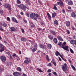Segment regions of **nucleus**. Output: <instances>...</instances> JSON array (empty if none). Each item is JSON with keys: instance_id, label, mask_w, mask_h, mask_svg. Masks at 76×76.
Masks as SVG:
<instances>
[{"instance_id": "473e14b6", "label": "nucleus", "mask_w": 76, "mask_h": 76, "mask_svg": "<svg viewBox=\"0 0 76 76\" xmlns=\"http://www.w3.org/2000/svg\"><path fill=\"white\" fill-rule=\"evenodd\" d=\"M37 48H34L32 49V51H33V52H35V51H37Z\"/></svg>"}, {"instance_id": "680f3d73", "label": "nucleus", "mask_w": 76, "mask_h": 76, "mask_svg": "<svg viewBox=\"0 0 76 76\" xmlns=\"http://www.w3.org/2000/svg\"><path fill=\"white\" fill-rule=\"evenodd\" d=\"M48 75L49 76H51V74L50 73H49V74Z\"/></svg>"}, {"instance_id": "72a5a7b5", "label": "nucleus", "mask_w": 76, "mask_h": 76, "mask_svg": "<svg viewBox=\"0 0 76 76\" xmlns=\"http://www.w3.org/2000/svg\"><path fill=\"white\" fill-rule=\"evenodd\" d=\"M3 27L1 26H0V30L1 31H2V32H4V30L3 29Z\"/></svg>"}, {"instance_id": "a878e982", "label": "nucleus", "mask_w": 76, "mask_h": 76, "mask_svg": "<svg viewBox=\"0 0 76 76\" xmlns=\"http://www.w3.org/2000/svg\"><path fill=\"white\" fill-rule=\"evenodd\" d=\"M54 23L55 25H58V21L57 20H55L54 21Z\"/></svg>"}, {"instance_id": "49530a36", "label": "nucleus", "mask_w": 76, "mask_h": 76, "mask_svg": "<svg viewBox=\"0 0 76 76\" xmlns=\"http://www.w3.org/2000/svg\"><path fill=\"white\" fill-rule=\"evenodd\" d=\"M0 13L1 14V15H2V14H3V10H0Z\"/></svg>"}, {"instance_id": "13d9d810", "label": "nucleus", "mask_w": 76, "mask_h": 76, "mask_svg": "<svg viewBox=\"0 0 76 76\" xmlns=\"http://www.w3.org/2000/svg\"><path fill=\"white\" fill-rule=\"evenodd\" d=\"M17 60H20V59H19V58L18 57H18H17Z\"/></svg>"}, {"instance_id": "f03ea898", "label": "nucleus", "mask_w": 76, "mask_h": 76, "mask_svg": "<svg viewBox=\"0 0 76 76\" xmlns=\"http://www.w3.org/2000/svg\"><path fill=\"white\" fill-rule=\"evenodd\" d=\"M18 7L20 9H22L24 11H26V6L24 5L23 4H21L18 5Z\"/></svg>"}, {"instance_id": "7ed1b4c3", "label": "nucleus", "mask_w": 76, "mask_h": 76, "mask_svg": "<svg viewBox=\"0 0 76 76\" xmlns=\"http://www.w3.org/2000/svg\"><path fill=\"white\" fill-rule=\"evenodd\" d=\"M66 42H64L61 45L63 46V47H61V48H62L63 49H64L65 50H66V51H69V47L67 46H65L64 47V45H66Z\"/></svg>"}, {"instance_id": "ddd939ff", "label": "nucleus", "mask_w": 76, "mask_h": 76, "mask_svg": "<svg viewBox=\"0 0 76 76\" xmlns=\"http://www.w3.org/2000/svg\"><path fill=\"white\" fill-rule=\"evenodd\" d=\"M66 25L67 27H69L70 25V22L69 21L66 22Z\"/></svg>"}, {"instance_id": "09e8293b", "label": "nucleus", "mask_w": 76, "mask_h": 76, "mask_svg": "<svg viewBox=\"0 0 76 76\" xmlns=\"http://www.w3.org/2000/svg\"><path fill=\"white\" fill-rule=\"evenodd\" d=\"M71 28L73 30H75V28L73 26L71 25Z\"/></svg>"}, {"instance_id": "412c9836", "label": "nucleus", "mask_w": 76, "mask_h": 76, "mask_svg": "<svg viewBox=\"0 0 76 76\" xmlns=\"http://www.w3.org/2000/svg\"><path fill=\"white\" fill-rule=\"evenodd\" d=\"M48 37L51 40H52V39H53V36L52 35H49L48 36Z\"/></svg>"}, {"instance_id": "f3484780", "label": "nucleus", "mask_w": 76, "mask_h": 76, "mask_svg": "<svg viewBox=\"0 0 76 76\" xmlns=\"http://www.w3.org/2000/svg\"><path fill=\"white\" fill-rule=\"evenodd\" d=\"M50 33L52 34L53 35H55L56 34V32L54 31L50 30Z\"/></svg>"}, {"instance_id": "9b49d317", "label": "nucleus", "mask_w": 76, "mask_h": 76, "mask_svg": "<svg viewBox=\"0 0 76 76\" xmlns=\"http://www.w3.org/2000/svg\"><path fill=\"white\" fill-rule=\"evenodd\" d=\"M10 29L11 31L12 32H15V31H16V29L13 27H10Z\"/></svg>"}, {"instance_id": "69168bd1", "label": "nucleus", "mask_w": 76, "mask_h": 76, "mask_svg": "<svg viewBox=\"0 0 76 76\" xmlns=\"http://www.w3.org/2000/svg\"><path fill=\"white\" fill-rule=\"evenodd\" d=\"M23 76H26V75L25 73H23Z\"/></svg>"}, {"instance_id": "603ef678", "label": "nucleus", "mask_w": 76, "mask_h": 76, "mask_svg": "<svg viewBox=\"0 0 76 76\" xmlns=\"http://www.w3.org/2000/svg\"><path fill=\"white\" fill-rule=\"evenodd\" d=\"M9 56H10V59H13V58L12 57V56H11V55H10Z\"/></svg>"}, {"instance_id": "58836bf2", "label": "nucleus", "mask_w": 76, "mask_h": 76, "mask_svg": "<svg viewBox=\"0 0 76 76\" xmlns=\"http://www.w3.org/2000/svg\"><path fill=\"white\" fill-rule=\"evenodd\" d=\"M52 73L55 76H57V73L56 72H53Z\"/></svg>"}, {"instance_id": "9d476101", "label": "nucleus", "mask_w": 76, "mask_h": 76, "mask_svg": "<svg viewBox=\"0 0 76 76\" xmlns=\"http://www.w3.org/2000/svg\"><path fill=\"white\" fill-rule=\"evenodd\" d=\"M57 38L58 40L60 41H63V38H62V37L60 36H58Z\"/></svg>"}, {"instance_id": "864d4df0", "label": "nucleus", "mask_w": 76, "mask_h": 76, "mask_svg": "<svg viewBox=\"0 0 76 76\" xmlns=\"http://www.w3.org/2000/svg\"><path fill=\"white\" fill-rule=\"evenodd\" d=\"M68 9H69V10H71L72 9V7H68Z\"/></svg>"}, {"instance_id": "aec40b11", "label": "nucleus", "mask_w": 76, "mask_h": 76, "mask_svg": "<svg viewBox=\"0 0 76 76\" xmlns=\"http://www.w3.org/2000/svg\"><path fill=\"white\" fill-rule=\"evenodd\" d=\"M52 16L53 18H54L56 17V12H53L52 13Z\"/></svg>"}, {"instance_id": "c85d7f7f", "label": "nucleus", "mask_w": 76, "mask_h": 76, "mask_svg": "<svg viewBox=\"0 0 76 76\" xmlns=\"http://www.w3.org/2000/svg\"><path fill=\"white\" fill-rule=\"evenodd\" d=\"M30 25H31V28H33V27H34V26H35V25H34V23H33L32 22L31 23Z\"/></svg>"}, {"instance_id": "ea45409f", "label": "nucleus", "mask_w": 76, "mask_h": 76, "mask_svg": "<svg viewBox=\"0 0 76 76\" xmlns=\"http://www.w3.org/2000/svg\"><path fill=\"white\" fill-rule=\"evenodd\" d=\"M17 3L20 4L21 3V2H20V0H17Z\"/></svg>"}, {"instance_id": "a19ab883", "label": "nucleus", "mask_w": 76, "mask_h": 76, "mask_svg": "<svg viewBox=\"0 0 76 76\" xmlns=\"http://www.w3.org/2000/svg\"><path fill=\"white\" fill-rule=\"evenodd\" d=\"M71 67L72 68L74 69V70H76V68H75V66H73V65H71Z\"/></svg>"}, {"instance_id": "f8f14e48", "label": "nucleus", "mask_w": 76, "mask_h": 76, "mask_svg": "<svg viewBox=\"0 0 76 76\" xmlns=\"http://www.w3.org/2000/svg\"><path fill=\"white\" fill-rule=\"evenodd\" d=\"M39 48L42 49H44L46 48V46L44 45H42V44H40L39 46Z\"/></svg>"}, {"instance_id": "a18cd8bd", "label": "nucleus", "mask_w": 76, "mask_h": 76, "mask_svg": "<svg viewBox=\"0 0 76 76\" xmlns=\"http://www.w3.org/2000/svg\"><path fill=\"white\" fill-rule=\"evenodd\" d=\"M66 32L68 34H70V31H69V30H66Z\"/></svg>"}, {"instance_id": "6ab92c4d", "label": "nucleus", "mask_w": 76, "mask_h": 76, "mask_svg": "<svg viewBox=\"0 0 76 76\" xmlns=\"http://www.w3.org/2000/svg\"><path fill=\"white\" fill-rule=\"evenodd\" d=\"M53 41L54 43H57V42H58V41H57V39L56 38H54L53 39Z\"/></svg>"}, {"instance_id": "6e6552de", "label": "nucleus", "mask_w": 76, "mask_h": 76, "mask_svg": "<svg viewBox=\"0 0 76 76\" xmlns=\"http://www.w3.org/2000/svg\"><path fill=\"white\" fill-rule=\"evenodd\" d=\"M5 8H7L8 10H12V8H11V6H10V4H6L5 6Z\"/></svg>"}, {"instance_id": "6e6d98bb", "label": "nucleus", "mask_w": 76, "mask_h": 76, "mask_svg": "<svg viewBox=\"0 0 76 76\" xmlns=\"http://www.w3.org/2000/svg\"><path fill=\"white\" fill-rule=\"evenodd\" d=\"M58 45H59V47H61V44L60 42L58 43Z\"/></svg>"}, {"instance_id": "8fccbe9b", "label": "nucleus", "mask_w": 76, "mask_h": 76, "mask_svg": "<svg viewBox=\"0 0 76 76\" xmlns=\"http://www.w3.org/2000/svg\"><path fill=\"white\" fill-rule=\"evenodd\" d=\"M7 54L9 56L11 55L10 53L8 52H7Z\"/></svg>"}, {"instance_id": "cd10ccee", "label": "nucleus", "mask_w": 76, "mask_h": 76, "mask_svg": "<svg viewBox=\"0 0 76 76\" xmlns=\"http://www.w3.org/2000/svg\"><path fill=\"white\" fill-rule=\"evenodd\" d=\"M51 63H53V64H54L55 66H56V63L54 62V60L53 59L52 60V61H51Z\"/></svg>"}, {"instance_id": "774afa93", "label": "nucleus", "mask_w": 76, "mask_h": 76, "mask_svg": "<svg viewBox=\"0 0 76 76\" xmlns=\"http://www.w3.org/2000/svg\"><path fill=\"white\" fill-rule=\"evenodd\" d=\"M19 53L20 54H22V53L21 52V51H19Z\"/></svg>"}, {"instance_id": "f257e3e1", "label": "nucleus", "mask_w": 76, "mask_h": 76, "mask_svg": "<svg viewBox=\"0 0 76 76\" xmlns=\"http://www.w3.org/2000/svg\"><path fill=\"white\" fill-rule=\"evenodd\" d=\"M30 18L31 19L34 18V20H37V18H39V19H41V17H39V15L37 14H35L34 12H33L32 14H30Z\"/></svg>"}, {"instance_id": "dca6fc26", "label": "nucleus", "mask_w": 76, "mask_h": 76, "mask_svg": "<svg viewBox=\"0 0 76 76\" xmlns=\"http://www.w3.org/2000/svg\"><path fill=\"white\" fill-rule=\"evenodd\" d=\"M70 42L71 44L75 45V41L74 40H71L70 41Z\"/></svg>"}, {"instance_id": "5fc2aeb1", "label": "nucleus", "mask_w": 76, "mask_h": 76, "mask_svg": "<svg viewBox=\"0 0 76 76\" xmlns=\"http://www.w3.org/2000/svg\"><path fill=\"white\" fill-rule=\"evenodd\" d=\"M51 66V63H49L48 64V66Z\"/></svg>"}, {"instance_id": "e2e57ef3", "label": "nucleus", "mask_w": 76, "mask_h": 76, "mask_svg": "<svg viewBox=\"0 0 76 76\" xmlns=\"http://www.w3.org/2000/svg\"><path fill=\"white\" fill-rule=\"evenodd\" d=\"M22 31L23 33H24V32H25V31H24V30L22 29Z\"/></svg>"}, {"instance_id": "4468645a", "label": "nucleus", "mask_w": 76, "mask_h": 76, "mask_svg": "<svg viewBox=\"0 0 76 76\" xmlns=\"http://www.w3.org/2000/svg\"><path fill=\"white\" fill-rule=\"evenodd\" d=\"M71 16L72 18H75L76 17V14L74 12H72L71 14Z\"/></svg>"}, {"instance_id": "338daca9", "label": "nucleus", "mask_w": 76, "mask_h": 76, "mask_svg": "<svg viewBox=\"0 0 76 76\" xmlns=\"http://www.w3.org/2000/svg\"><path fill=\"white\" fill-rule=\"evenodd\" d=\"M62 12H63L64 13H65V11L64 10H63Z\"/></svg>"}, {"instance_id": "e433bc0d", "label": "nucleus", "mask_w": 76, "mask_h": 76, "mask_svg": "<svg viewBox=\"0 0 76 76\" xmlns=\"http://www.w3.org/2000/svg\"><path fill=\"white\" fill-rule=\"evenodd\" d=\"M13 57H18V56L15 54V53H14L12 55Z\"/></svg>"}, {"instance_id": "20e7f679", "label": "nucleus", "mask_w": 76, "mask_h": 76, "mask_svg": "<svg viewBox=\"0 0 76 76\" xmlns=\"http://www.w3.org/2000/svg\"><path fill=\"white\" fill-rule=\"evenodd\" d=\"M64 66L62 65V70L64 72H65V73H67L66 71H68V69H67V64L66 63L64 64Z\"/></svg>"}, {"instance_id": "f704fd0d", "label": "nucleus", "mask_w": 76, "mask_h": 76, "mask_svg": "<svg viewBox=\"0 0 76 76\" xmlns=\"http://www.w3.org/2000/svg\"><path fill=\"white\" fill-rule=\"evenodd\" d=\"M37 70L38 71H39V72H42V73L43 72V71H42V70H41V69H39V68H37Z\"/></svg>"}, {"instance_id": "4be33fe9", "label": "nucleus", "mask_w": 76, "mask_h": 76, "mask_svg": "<svg viewBox=\"0 0 76 76\" xmlns=\"http://www.w3.org/2000/svg\"><path fill=\"white\" fill-rule=\"evenodd\" d=\"M48 16V17L49 19L51 20V15H50V14L48 12L47 14Z\"/></svg>"}, {"instance_id": "4c0bfd02", "label": "nucleus", "mask_w": 76, "mask_h": 76, "mask_svg": "<svg viewBox=\"0 0 76 76\" xmlns=\"http://www.w3.org/2000/svg\"><path fill=\"white\" fill-rule=\"evenodd\" d=\"M7 21H10V18L8 17H7Z\"/></svg>"}, {"instance_id": "37998d69", "label": "nucleus", "mask_w": 76, "mask_h": 76, "mask_svg": "<svg viewBox=\"0 0 76 76\" xmlns=\"http://www.w3.org/2000/svg\"><path fill=\"white\" fill-rule=\"evenodd\" d=\"M50 72H51V70L50 69H48L47 71L48 73H50Z\"/></svg>"}, {"instance_id": "c756f323", "label": "nucleus", "mask_w": 76, "mask_h": 76, "mask_svg": "<svg viewBox=\"0 0 76 76\" xmlns=\"http://www.w3.org/2000/svg\"><path fill=\"white\" fill-rule=\"evenodd\" d=\"M17 70L19 71V72H21L22 71V69H21V68L20 67H18L17 68Z\"/></svg>"}, {"instance_id": "a211bd4d", "label": "nucleus", "mask_w": 76, "mask_h": 76, "mask_svg": "<svg viewBox=\"0 0 76 76\" xmlns=\"http://www.w3.org/2000/svg\"><path fill=\"white\" fill-rule=\"evenodd\" d=\"M1 25L4 27H6L7 26V24L6 23H1Z\"/></svg>"}, {"instance_id": "bf43d9fd", "label": "nucleus", "mask_w": 76, "mask_h": 76, "mask_svg": "<svg viewBox=\"0 0 76 76\" xmlns=\"http://www.w3.org/2000/svg\"><path fill=\"white\" fill-rule=\"evenodd\" d=\"M20 14H21V15H23V12H20Z\"/></svg>"}, {"instance_id": "3c124183", "label": "nucleus", "mask_w": 76, "mask_h": 76, "mask_svg": "<svg viewBox=\"0 0 76 76\" xmlns=\"http://www.w3.org/2000/svg\"><path fill=\"white\" fill-rule=\"evenodd\" d=\"M38 2L40 4V5H41V4H42V3L41 2V1H38Z\"/></svg>"}, {"instance_id": "de8ad7c7", "label": "nucleus", "mask_w": 76, "mask_h": 76, "mask_svg": "<svg viewBox=\"0 0 76 76\" xmlns=\"http://www.w3.org/2000/svg\"><path fill=\"white\" fill-rule=\"evenodd\" d=\"M60 4L61 6H63V2H61Z\"/></svg>"}, {"instance_id": "052dcab7", "label": "nucleus", "mask_w": 76, "mask_h": 76, "mask_svg": "<svg viewBox=\"0 0 76 76\" xmlns=\"http://www.w3.org/2000/svg\"><path fill=\"white\" fill-rule=\"evenodd\" d=\"M68 61L69 62V63H71V61H70V60L69 59H68Z\"/></svg>"}, {"instance_id": "423d86ee", "label": "nucleus", "mask_w": 76, "mask_h": 76, "mask_svg": "<svg viewBox=\"0 0 76 76\" xmlns=\"http://www.w3.org/2000/svg\"><path fill=\"white\" fill-rule=\"evenodd\" d=\"M14 76H19L22 75V73L17 72H14L13 73Z\"/></svg>"}, {"instance_id": "2eb2a0df", "label": "nucleus", "mask_w": 76, "mask_h": 76, "mask_svg": "<svg viewBox=\"0 0 76 76\" xmlns=\"http://www.w3.org/2000/svg\"><path fill=\"white\" fill-rule=\"evenodd\" d=\"M12 21L13 22H15V23H18V22L17 21V20H16V19L14 17H12Z\"/></svg>"}, {"instance_id": "0e129e2a", "label": "nucleus", "mask_w": 76, "mask_h": 76, "mask_svg": "<svg viewBox=\"0 0 76 76\" xmlns=\"http://www.w3.org/2000/svg\"><path fill=\"white\" fill-rule=\"evenodd\" d=\"M59 61H61V58H60V57H59Z\"/></svg>"}, {"instance_id": "5701e85b", "label": "nucleus", "mask_w": 76, "mask_h": 76, "mask_svg": "<svg viewBox=\"0 0 76 76\" xmlns=\"http://www.w3.org/2000/svg\"><path fill=\"white\" fill-rule=\"evenodd\" d=\"M68 4L69 5H72L73 4V2L72 1H68Z\"/></svg>"}, {"instance_id": "c9c22d12", "label": "nucleus", "mask_w": 76, "mask_h": 76, "mask_svg": "<svg viewBox=\"0 0 76 76\" xmlns=\"http://www.w3.org/2000/svg\"><path fill=\"white\" fill-rule=\"evenodd\" d=\"M37 47H38V45H37V44L35 43L34 45V48H37Z\"/></svg>"}, {"instance_id": "1a4fd4ad", "label": "nucleus", "mask_w": 76, "mask_h": 76, "mask_svg": "<svg viewBox=\"0 0 76 76\" xmlns=\"http://www.w3.org/2000/svg\"><path fill=\"white\" fill-rule=\"evenodd\" d=\"M0 59L3 62H5V61H6V57L4 56H1L0 57Z\"/></svg>"}, {"instance_id": "79ce46f5", "label": "nucleus", "mask_w": 76, "mask_h": 76, "mask_svg": "<svg viewBox=\"0 0 76 76\" xmlns=\"http://www.w3.org/2000/svg\"><path fill=\"white\" fill-rule=\"evenodd\" d=\"M70 51L71 53H74V52H73V50H72V49L71 48L70 49Z\"/></svg>"}, {"instance_id": "bb28decb", "label": "nucleus", "mask_w": 76, "mask_h": 76, "mask_svg": "<svg viewBox=\"0 0 76 76\" xmlns=\"http://www.w3.org/2000/svg\"><path fill=\"white\" fill-rule=\"evenodd\" d=\"M48 48H49V49H51L52 47V45H51V44H49L48 45Z\"/></svg>"}, {"instance_id": "2f4dec72", "label": "nucleus", "mask_w": 76, "mask_h": 76, "mask_svg": "<svg viewBox=\"0 0 76 76\" xmlns=\"http://www.w3.org/2000/svg\"><path fill=\"white\" fill-rule=\"evenodd\" d=\"M26 16L28 17V18H29V15H30V13L29 12H27L26 13Z\"/></svg>"}, {"instance_id": "b1692460", "label": "nucleus", "mask_w": 76, "mask_h": 76, "mask_svg": "<svg viewBox=\"0 0 76 76\" xmlns=\"http://www.w3.org/2000/svg\"><path fill=\"white\" fill-rule=\"evenodd\" d=\"M21 41H26V39L25 37L21 38Z\"/></svg>"}, {"instance_id": "7c9ffc66", "label": "nucleus", "mask_w": 76, "mask_h": 76, "mask_svg": "<svg viewBox=\"0 0 76 76\" xmlns=\"http://www.w3.org/2000/svg\"><path fill=\"white\" fill-rule=\"evenodd\" d=\"M60 54V53L58 52V51H56V53H55V54L56 56H58L59 54Z\"/></svg>"}, {"instance_id": "0eeeda50", "label": "nucleus", "mask_w": 76, "mask_h": 76, "mask_svg": "<svg viewBox=\"0 0 76 76\" xmlns=\"http://www.w3.org/2000/svg\"><path fill=\"white\" fill-rule=\"evenodd\" d=\"M4 50V48L3 44L0 43V52H3Z\"/></svg>"}, {"instance_id": "39448f33", "label": "nucleus", "mask_w": 76, "mask_h": 76, "mask_svg": "<svg viewBox=\"0 0 76 76\" xmlns=\"http://www.w3.org/2000/svg\"><path fill=\"white\" fill-rule=\"evenodd\" d=\"M25 59L26 60L24 61V63L26 64H28L31 61V59L29 58L26 57L25 58Z\"/></svg>"}, {"instance_id": "393cba45", "label": "nucleus", "mask_w": 76, "mask_h": 76, "mask_svg": "<svg viewBox=\"0 0 76 76\" xmlns=\"http://www.w3.org/2000/svg\"><path fill=\"white\" fill-rule=\"evenodd\" d=\"M46 58L48 61H50V58H49V57L48 55H46Z\"/></svg>"}, {"instance_id": "4d7b16f0", "label": "nucleus", "mask_w": 76, "mask_h": 76, "mask_svg": "<svg viewBox=\"0 0 76 76\" xmlns=\"http://www.w3.org/2000/svg\"><path fill=\"white\" fill-rule=\"evenodd\" d=\"M23 21L25 23H27V21L25 20H24Z\"/></svg>"}, {"instance_id": "c03bdc74", "label": "nucleus", "mask_w": 76, "mask_h": 76, "mask_svg": "<svg viewBox=\"0 0 76 76\" xmlns=\"http://www.w3.org/2000/svg\"><path fill=\"white\" fill-rule=\"evenodd\" d=\"M53 9L56 10H57V7H56L55 6V5H54V6L53 7Z\"/></svg>"}]
</instances>
